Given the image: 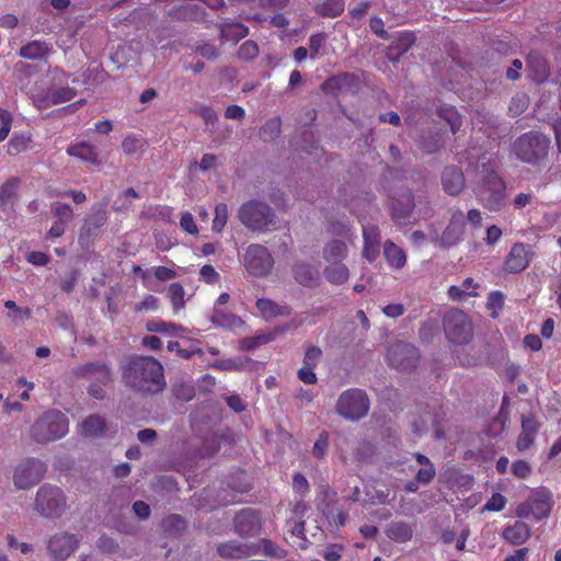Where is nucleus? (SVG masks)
<instances>
[{
    "label": "nucleus",
    "instance_id": "obj_1",
    "mask_svg": "<svg viewBox=\"0 0 561 561\" xmlns=\"http://www.w3.org/2000/svg\"><path fill=\"white\" fill-rule=\"evenodd\" d=\"M123 380L139 392H158L165 386L162 365L150 356H135L123 367Z\"/></svg>",
    "mask_w": 561,
    "mask_h": 561
},
{
    "label": "nucleus",
    "instance_id": "obj_2",
    "mask_svg": "<svg viewBox=\"0 0 561 561\" xmlns=\"http://www.w3.org/2000/svg\"><path fill=\"white\" fill-rule=\"evenodd\" d=\"M49 77L50 85L47 89H37L32 94V101L39 110L69 102L77 95L76 89L67 85L69 76L62 69H51Z\"/></svg>",
    "mask_w": 561,
    "mask_h": 561
},
{
    "label": "nucleus",
    "instance_id": "obj_3",
    "mask_svg": "<svg viewBox=\"0 0 561 561\" xmlns=\"http://www.w3.org/2000/svg\"><path fill=\"white\" fill-rule=\"evenodd\" d=\"M68 431L67 416L60 411L50 410L33 424L31 435L38 443H48L64 437Z\"/></svg>",
    "mask_w": 561,
    "mask_h": 561
},
{
    "label": "nucleus",
    "instance_id": "obj_4",
    "mask_svg": "<svg viewBox=\"0 0 561 561\" xmlns=\"http://www.w3.org/2000/svg\"><path fill=\"white\" fill-rule=\"evenodd\" d=\"M504 181L494 172H488L477 185L474 193L480 204L491 210H500L506 202Z\"/></svg>",
    "mask_w": 561,
    "mask_h": 561
},
{
    "label": "nucleus",
    "instance_id": "obj_5",
    "mask_svg": "<svg viewBox=\"0 0 561 561\" xmlns=\"http://www.w3.org/2000/svg\"><path fill=\"white\" fill-rule=\"evenodd\" d=\"M67 508L62 490L50 484L42 485L35 496L34 511L47 518L59 517Z\"/></svg>",
    "mask_w": 561,
    "mask_h": 561
},
{
    "label": "nucleus",
    "instance_id": "obj_6",
    "mask_svg": "<svg viewBox=\"0 0 561 561\" xmlns=\"http://www.w3.org/2000/svg\"><path fill=\"white\" fill-rule=\"evenodd\" d=\"M240 221L252 230H263L275 225V215L270 206L257 201L244 203L238 213Z\"/></svg>",
    "mask_w": 561,
    "mask_h": 561
},
{
    "label": "nucleus",
    "instance_id": "obj_7",
    "mask_svg": "<svg viewBox=\"0 0 561 561\" xmlns=\"http://www.w3.org/2000/svg\"><path fill=\"white\" fill-rule=\"evenodd\" d=\"M443 324L446 337L453 344L463 345L470 342L473 328L465 312L457 309L448 311L444 317Z\"/></svg>",
    "mask_w": 561,
    "mask_h": 561
},
{
    "label": "nucleus",
    "instance_id": "obj_8",
    "mask_svg": "<svg viewBox=\"0 0 561 561\" xmlns=\"http://www.w3.org/2000/svg\"><path fill=\"white\" fill-rule=\"evenodd\" d=\"M46 466L37 458L21 460L13 470L12 481L18 490H28L38 484L45 477Z\"/></svg>",
    "mask_w": 561,
    "mask_h": 561
},
{
    "label": "nucleus",
    "instance_id": "obj_9",
    "mask_svg": "<svg viewBox=\"0 0 561 561\" xmlns=\"http://www.w3.org/2000/svg\"><path fill=\"white\" fill-rule=\"evenodd\" d=\"M549 144L545 135L529 133L515 141L514 151L522 161L535 163L547 154Z\"/></svg>",
    "mask_w": 561,
    "mask_h": 561
},
{
    "label": "nucleus",
    "instance_id": "obj_10",
    "mask_svg": "<svg viewBox=\"0 0 561 561\" xmlns=\"http://www.w3.org/2000/svg\"><path fill=\"white\" fill-rule=\"evenodd\" d=\"M369 410V400L359 389L344 391L336 403L337 413L344 419L357 421L364 417Z\"/></svg>",
    "mask_w": 561,
    "mask_h": 561
},
{
    "label": "nucleus",
    "instance_id": "obj_11",
    "mask_svg": "<svg viewBox=\"0 0 561 561\" xmlns=\"http://www.w3.org/2000/svg\"><path fill=\"white\" fill-rule=\"evenodd\" d=\"M243 265L250 275L264 277L271 273L274 266V259L265 247L250 244L243 255Z\"/></svg>",
    "mask_w": 561,
    "mask_h": 561
},
{
    "label": "nucleus",
    "instance_id": "obj_12",
    "mask_svg": "<svg viewBox=\"0 0 561 561\" xmlns=\"http://www.w3.org/2000/svg\"><path fill=\"white\" fill-rule=\"evenodd\" d=\"M387 360L399 370H411L417 364L419 352L413 345L399 342L389 347Z\"/></svg>",
    "mask_w": 561,
    "mask_h": 561
},
{
    "label": "nucleus",
    "instance_id": "obj_13",
    "mask_svg": "<svg viewBox=\"0 0 561 561\" xmlns=\"http://www.w3.org/2000/svg\"><path fill=\"white\" fill-rule=\"evenodd\" d=\"M466 233L465 213L458 208L450 209V220L442 233L440 243L445 248H450L459 243Z\"/></svg>",
    "mask_w": 561,
    "mask_h": 561
},
{
    "label": "nucleus",
    "instance_id": "obj_14",
    "mask_svg": "<svg viewBox=\"0 0 561 561\" xmlns=\"http://www.w3.org/2000/svg\"><path fill=\"white\" fill-rule=\"evenodd\" d=\"M79 542L77 535L60 531L50 537L47 548L53 558L65 560L77 550Z\"/></svg>",
    "mask_w": 561,
    "mask_h": 561
},
{
    "label": "nucleus",
    "instance_id": "obj_15",
    "mask_svg": "<svg viewBox=\"0 0 561 561\" xmlns=\"http://www.w3.org/2000/svg\"><path fill=\"white\" fill-rule=\"evenodd\" d=\"M531 251L522 242L512 245L505 261L504 270L508 273H520L529 265Z\"/></svg>",
    "mask_w": 561,
    "mask_h": 561
},
{
    "label": "nucleus",
    "instance_id": "obj_16",
    "mask_svg": "<svg viewBox=\"0 0 561 561\" xmlns=\"http://www.w3.org/2000/svg\"><path fill=\"white\" fill-rule=\"evenodd\" d=\"M234 528L241 536H253L259 533L261 522L254 511L250 508L242 510L234 517Z\"/></svg>",
    "mask_w": 561,
    "mask_h": 561
},
{
    "label": "nucleus",
    "instance_id": "obj_17",
    "mask_svg": "<svg viewBox=\"0 0 561 561\" xmlns=\"http://www.w3.org/2000/svg\"><path fill=\"white\" fill-rule=\"evenodd\" d=\"M222 3V0H186L178 10L176 15L179 18L198 20L204 15V5L218 9Z\"/></svg>",
    "mask_w": 561,
    "mask_h": 561
},
{
    "label": "nucleus",
    "instance_id": "obj_18",
    "mask_svg": "<svg viewBox=\"0 0 561 561\" xmlns=\"http://www.w3.org/2000/svg\"><path fill=\"white\" fill-rule=\"evenodd\" d=\"M293 275L297 283L306 287L319 284L320 273L316 265L309 262H297L293 266Z\"/></svg>",
    "mask_w": 561,
    "mask_h": 561
},
{
    "label": "nucleus",
    "instance_id": "obj_19",
    "mask_svg": "<svg viewBox=\"0 0 561 561\" xmlns=\"http://www.w3.org/2000/svg\"><path fill=\"white\" fill-rule=\"evenodd\" d=\"M442 185L444 191L449 195H458L465 188V176L462 171L457 167H447L442 174Z\"/></svg>",
    "mask_w": 561,
    "mask_h": 561
},
{
    "label": "nucleus",
    "instance_id": "obj_20",
    "mask_svg": "<svg viewBox=\"0 0 561 561\" xmlns=\"http://www.w3.org/2000/svg\"><path fill=\"white\" fill-rule=\"evenodd\" d=\"M539 423L533 416L522 417V431L516 442V448L519 451H525L530 448L539 432Z\"/></svg>",
    "mask_w": 561,
    "mask_h": 561
},
{
    "label": "nucleus",
    "instance_id": "obj_21",
    "mask_svg": "<svg viewBox=\"0 0 561 561\" xmlns=\"http://www.w3.org/2000/svg\"><path fill=\"white\" fill-rule=\"evenodd\" d=\"M107 424L103 416L94 414L78 425V433L83 437L99 438L106 434Z\"/></svg>",
    "mask_w": 561,
    "mask_h": 561
},
{
    "label": "nucleus",
    "instance_id": "obj_22",
    "mask_svg": "<svg viewBox=\"0 0 561 561\" xmlns=\"http://www.w3.org/2000/svg\"><path fill=\"white\" fill-rule=\"evenodd\" d=\"M364 249L363 255L369 262L376 260L379 254L380 232L377 227L368 226L363 229Z\"/></svg>",
    "mask_w": 561,
    "mask_h": 561
},
{
    "label": "nucleus",
    "instance_id": "obj_23",
    "mask_svg": "<svg viewBox=\"0 0 561 561\" xmlns=\"http://www.w3.org/2000/svg\"><path fill=\"white\" fill-rule=\"evenodd\" d=\"M529 500L531 502L534 517L536 519H541L549 515L552 506V496L548 490L540 489L533 492Z\"/></svg>",
    "mask_w": 561,
    "mask_h": 561
},
{
    "label": "nucleus",
    "instance_id": "obj_24",
    "mask_svg": "<svg viewBox=\"0 0 561 561\" xmlns=\"http://www.w3.org/2000/svg\"><path fill=\"white\" fill-rule=\"evenodd\" d=\"M444 144V133L440 128L434 127L423 133L417 141L419 148L425 153L438 151Z\"/></svg>",
    "mask_w": 561,
    "mask_h": 561
},
{
    "label": "nucleus",
    "instance_id": "obj_25",
    "mask_svg": "<svg viewBox=\"0 0 561 561\" xmlns=\"http://www.w3.org/2000/svg\"><path fill=\"white\" fill-rule=\"evenodd\" d=\"M527 67L530 78L536 82H543L549 77L547 60L537 51L528 55Z\"/></svg>",
    "mask_w": 561,
    "mask_h": 561
},
{
    "label": "nucleus",
    "instance_id": "obj_26",
    "mask_svg": "<svg viewBox=\"0 0 561 561\" xmlns=\"http://www.w3.org/2000/svg\"><path fill=\"white\" fill-rule=\"evenodd\" d=\"M229 298L230 297L227 293H222L216 301V305H215L214 311H213V316H211V320L214 323H217L218 325L227 327V328H231L236 324L241 323L240 318H238L233 314H230V313H226L220 308L221 306L226 305L229 301Z\"/></svg>",
    "mask_w": 561,
    "mask_h": 561
},
{
    "label": "nucleus",
    "instance_id": "obj_27",
    "mask_svg": "<svg viewBox=\"0 0 561 561\" xmlns=\"http://www.w3.org/2000/svg\"><path fill=\"white\" fill-rule=\"evenodd\" d=\"M67 153L94 165L101 163L95 146L84 141L69 146Z\"/></svg>",
    "mask_w": 561,
    "mask_h": 561
},
{
    "label": "nucleus",
    "instance_id": "obj_28",
    "mask_svg": "<svg viewBox=\"0 0 561 561\" xmlns=\"http://www.w3.org/2000/svg\"><path fill=\"white\" fill-rule=\"evenodd\" d=\"M503 538L512 545L519 546L530 537V528L523 522H516L503 529Z\"/></svg>",
    "mask_w": 561,
    "mask_h": 561
},
{
    "label": "nucleus",
    "instance_id": "obj_29",
    "mask_svg": "<svg viewBox=\"0 0 561 561\" xmlns=\"http://www.w3.org/2000/svg\"><path fill=\"white\" fill-rule=\"evenodd\" d=\"M256 308L265 320H272L276 317L288 316L290 310L287 306H279L275 301L266 298L256 300Z\"/></svg>",
    "mask_w": 561,
    "mask_h": 561
},
{
    "label": "nucleus",
    "instance_id": "obj_30",
    "mask_svg": "<svg viewBox=\"0 0 561 561\" xmlns=\"http://www.w3.org/2000/svg\"><path fill=\"white\" fill-rule=\"evenodd\" d=\"M53 48L45 42L32 41L20 48L19 55L22 58L36 60L48 56Z\"/></svg>",
    "mask_w": 561,
    "mask_h": 561
},
{
    "label": "nucleus",
    "instance_id": "obj_31",
    "mask_svg": "<svg viewBox=\"0 0 561 561\" xmlns=\"http://www.w3.org/2000/svg\"><path fill=\"white\" fill-rule=\"evenodd\" d=\"M323 274L328 282L335 285L344 284L350 277V271L343 262H328Z\"/></svg>",
    "mask_w": 561,
    "mask_h": 561
},
{
    "label": "nucleus",
    "instance_id": "obj_32",
    "mask_svg": "<svg viewBox=\"0 0 561 561\" xmlns=\"http://www.w3.org/2000/svg\"><path fill=\"white\" fill-rule=\"evenodd\" d=\"M383 255L387 263L392 268L400 270L405 265V252L390 240L386 241L383 244Z\"/></svg>",
    "mask_w": 561,
    "mask_h": 561
},
{
    "label": "nucleus",
    "instance_id": "obj_33",
    "mask_svg": "<svg viewBox=\"0 0 561 561\" xmlns=\"http://www.w3.org/2000/svg\"><path fill=\"white\" fill-rule=\"evenodd\" d=\"M347 253V245L344 241L332 240L324 245L322 257L325 262H343Z\"/></svg>",
    "mask_w": 561,
    "mask_h": 561
},
{
    "label": "nucleus",
    "instance_id": "obj_34",
    "mask_svg": "<svg viewBox=\"0 0 561 561\" xmlns=\"http://www.w3.org/2000/svg\"><path fill=\"white\" fill-rule=\"evenodd\" d=\"M83 376L92 383L106 386L111 381V371L105 365L90 364L83 368Z\"/></svg>",
    "mask_w": 561,
    "mask_h": 561
},
{
    "label": "nucleus",
    "instance_id": "obj_35",
    "mask_svg": "<svg viewBox=\"0 0 561 561\" xmlns=\"http://www.w3.org/2000/svg\"><path fill=\"white\" fill-rule=\"evenodd\" d=\"M478 285L474 283L473 278H466L461 285L450 286L448 289V296L451 300L461 301L468 297H473L477 295L476 289Z\"/></svg>",
    "mask_w": 561,
    "mask_h": 561
},
{
    "label": "nucleus",
    "instance_id": "obj_36",
    "mask_svg": "<svg viewBox=\"0 0 561 561\" xmlns=\"http://www.w3.org/2000/svg\"><path fill=\"white\" fill-rule=\"evenodd\" d=\"M387 535L397 542H407L413 537V529L404 522H396L389 525Z\"/></svg>",
    "mask_w": 561,
    "mask_h": 561
},
{
    "label": "nucleus",
    "instance_id": "obj_37",
    "mask_svg": "<svg viewBox=\"0 0 561 561\" xmlns=\"http://www.w3.org/2000/svg\"><path fill=\"white\" fill-rule=\"evenodd\" d=\"M20 185V180L18 178H11L8 181H5L0 186V205L1 206H8L11 205L15 197L16 192Z\"/></svg>",
    "mask_w": 561,
    "mask_h": 561
},
{
    "label": "nucleus",
    "instance_id": "obj_38",
    "mask_svg": "<svg viewBox=\"0 0 561 561\" xmlns=\"http://www.w3.org/2000/svg\"><path fill=\"white\" fill-rule=\"evenodd\" d=\"M147 329L150 332H158L169 336H178L184 332L181 325L165 321H150L147 323Z\"/></svg>",
    "mask_w": 561,
    "mask_h": 561
},
{
    "label": "nucleus",
    "instance_id": "obj_39",
    "mask_svg": "<svg viewBox=\"0 0 561 561\" xmlns=\"http://www.w3.org/2000/svg\"><path fill=\"white\" fill-rule=\"evenodd\" d=\"M218 553L224 558H241L249 556L251 552L247 546L230 541L220 545L218 547Z\"/></svg>",
    "mask_w": 561,
    "mask_h": 561
},
{
    "label": "nucleus",
    "instance_id": "obj_40",
    "mask_svg": "<svg viewBox=\"0 0 561 561\" xmlns=\"http://www.w3.org/2000/svg\"><path fill=\"white\" fill-rule=\"evenodd\" d=\"M282 121L279 117L268 119L265 125L260 129V137L264 141H273L280 134Z\"/></svg>",
    "mask_w": 561,
    "mask_h": 561
},
{
    "label": "nucleus",
    "instance_id": "obj_41",
    "mask_svg": "<svg viewBox=\"0 0 561 561\" xmlns=\"http://www.w3.org/2000/svg\"><path fill=\"white\" fill-rule=\"evenodd\" d=\"M318 13L322 16L336 18L344 11L343 0H325L318 5Z\"/></svg>",
    "mask_w": 561,
    "mask_h": 561
},
{
    "label": "nucleus",
    "instance_id": "obj_42",
    "mask_svg": "<svg viewBox=\"0 0 561 561\" xmlns=\"http://www.w3.org/2000/svg\"><path fill=\"white\" fill-rule=\"evenodd\" d=\"M439 117L446 121L454 134H456L461 127V118L458 112L453 106H440L437 111Z\"/></svg>",
    "mask_w": 561,
    "mask_h": 561
},
{
    "label": "nucleus",
    "instance_id": "obj_43",
    "mask_svg": "<svg viewBox=\"0 0 561 561\" xmlns=\"http://www.w3.org/2000/svg\"><path fill=\"white\" fill-rule=\"evenodd\" d=\"M185 290L180 283H173L169 287V297L174 312H179L185 306Z\"/></svg>",
    "mask_w": 561,
    "mask_h": 561
},
{
    "label": "nucleus",
    "instance_id": "obj_44",
    "mask_svg": "<svg viewBox=\"0 0 561 561\" xmlns=\"http://www.w3.org/2000/svg\"><path fill=\"white\" fill-rule=\"evenodd\" d=\"M285 332L284 328L275 329L271 332L257 335L255 337H251L243 341V346L248 350L254 348L259 345L266 344L273 340H275L276 335Z\"/></svg>",
    "mask_w": 561,
    "mask_h": 561
},
{
    "label": "nucleus",
    "instance_id": "obj_45",
    "mask_svg": "<svg viewBox=\"0 0 561 561\" xmlns=\"http://www.w3.org/2000/svg\"><path fill=\"white\" fill-rule=\"evenodd\" d=\"M221 35L227 41H238L248 35V27L241 23H233L221 28Z\"/></svg>",
    "mask_w": 561,
    "mask_h": 561
},
{
    "label": "nucleus",
    "instance_id": "obj_46",
    "mask_svg": "<svg viewBox=\"0 0 561 561\" xmlns=\"http://www.w3.org/2000/svg\"><path fill=\"white\" fill-rule=\"evenodd\" d=\"M146 142L142 138L128 135L122 142V149L126 154H134L145 149Z\"/></svg>",
    "mask_w": 561,
    "mask_h": 561
},
{
    "label": "nucleus",
    "instance_id": "obj_47",
    "mask_svg": "<svg viewBox=\"0 0 561 561\" xmlns=\"http://www.w3.org/2000/svg\"><path fill=\"white\" fill-rule=\"evenodd\" d=\"M4 307L9 310L8 317L13 321H22L31 318V309L19 307L13 300H7Z\"/></svg>",
    "mask_w": 561,
    "mask_h": 561
},
{
    "label": "nucleus",
    "instance_id": "obj_48",
    "mask_svg": "<svg viewBox=\"0 0 561 561\" xmlns=\"http://www.w3.org/2000/svg\"><path fill=\"white\" fill-rule=\"evenodd\" d=\"M228 220V207L226 204L220 203L215 207V218L213 220V230L220 232L226 226Z\"/></svg>",
    "mask_w": 561,
    "mask_h": 561
},
{
    "label": "nucleus",
    "instance_id": "obj_49",
    "mask_svg": "<svg viewBox=\"0 0 561 561\" xmlns=\"http://www.w3.org/2000/svg\"><path fill=\"white\" fill-rule=\"evenodd\" d=\"M259 55V46L253 41H245L238 49V57L242 60H253Z\"/></svg>",
    "mask_w": 561,
    "mask_h": 561
},
{
    "label": "nucleus",
    "instance_id": "obj_50",
    "mask_svg": "<svg viewBox=\"0 0 561 561\" xmlns=\"http://www.w3.org/2000/svg\"><path fill=\"white\" fill-rule=\"evenodd\" d=\"M51 211L56 217H58L60 221L68 222L73 217L72 208L67 205L59 202L51 204Z\"/></svg>",
    "mask_w": 561,
    "mask_h": 561
},
{
    "label": "nucleus",
    "instance_id": "obj_51",
    "mask_svg": "<svg viewBox=\"0 0 561 561\" xmlns=\"http://www.w3.org/2000/svg\"><path fill=\"white\" fill-rule=\"evenodd\" d=\"M31 138L25 135H15L9 141V152L19 153L27 149Z\"/></svg>",
    "mask_w": 561,
    "mask_h": 561
},
{
    "label": "nucleus",
    "instance_id": "obj_52",
    "mask_svg": "<svg viewBox=\"0 0 561 561\" xmlns=\"http://www.w3.org/2000/svg\"><path fill=\"white\" fill-rule=\"evenodd\" d=\"M528 104L529 100L525 94H517L512 99L510 112L512 115L517 116L528 107Z\"/></svg>",
    "mask_w": 561,
    "mask_h": 561
},
{
    "label": "nucleus",
    "instance_id": "obj_53",
    "mask_svg": "<svg viewBox=\"0 0 561 561\" xmlns=\"http://www.w3.org/2000/svg\"><path fill=\"white\" fill-rule=\"evenodd\" d=\"M506 505V499L501 493H494L483 506V511L500 512Z\"/></svg>",
    "mask_w": 561,
    "mask_h": 561
},
{
    "label": "nucleus",
    "instance_id": "obj_54",
    "mask_svg": "<svg viewBox=\"0 0 561 561\" xmlns=\"http://www.w3.org/2000/svg\"><path fill=\"white\" fill-rule=\"evenodd\" d=\"M0 123H1V127H0V142H1L8 137L9 133L11 130V126H12L11 113L5 110L0 108Z\"/></svg>",
    "mask_w": 561,
    "mask_h": 561
},
{
    "label": "nucleus",
    "instance_id": "obj_55",
    "mask_svg": "<svg viewBox=\"0 0 561 561\" xmlns=\"http://www.w3.org/2000/svg\"><path fill=\"white\" fill-rule=\"evenodd\" d=\"M322 351L317 346H309L305 352L304 365L316 367L321 358Z\"/></svg>",
    "mask_w": 561,
    "mask_h": 561
},
{
    "label": "nucleus",
    "instance_id": "obj_56",
    "mask_svg": "<svg viewBox=\"0 0 561 561\" xmlns=\"http://www.w3.org/2000/svg\"><path fill=\"white\" fill-rule=\"evenodd\" d=\"M159 307V300L152 295L146 296L140 302L135 305V311H154Z\"/></svg>",
    "mask_w": 561,
    "mask_h": 561
},
{
    "label": "nucleus",
    "instance_id": "obj_57",
    "mask_svg": "<svg viewBox=\"0 0 561 561\" xmlns=\"http://www.w3.org/2000/svg\"><path fill=\"white\" fill-rule=\"evenodd\" d=\"M262 548L266 556L283 559L287 556L286 550L276 547L271 540H262Z\"/></svg>",
    "mask_w": 561,
    "mask_h": 561
},
{
    "label": "nucleus",
    "instance_id": "obj_58",
    "mask_svg": "<svg viewBox=\"0 0 561 561\" xmlns=\"http://www.w3.org/2000/svg\"><path fill=\"white\" fill-rule=\"evenodd\" d=\"M181 228L190 234L198 233V228L195 224L193 215L188 211L183 213L180 219Z\"/></svg>",
    "mask_w": 561,
    "mask_h": 561
},
{
    "label": "nucleus",
    "instance_id": "obj_59",
    "mask_svg": "<svg viewBox=\"0 0 561 561\" xmlns=\"http://www.w3.org/2000/svg\"><path fill=\"white\" fill-rule=\"evenodd\" d=\"M513 473L519 479H526L531 474V467L525 460H517L512 465Z\"/></svg>",
    "mask_w": 561,
    "mask_h": 561
},
{
    "label": "nucleus",
    "instance_id": "obj_60",
    "mask_svg": "<svg viewBox=\"0 0 561 561\" xmlns=\"http://www.w3.org/2000/svg\"><path fill=\"white\" fill-rule=\"evenodd\" d=\"M436 474V470L434 466H427L424 468H420L415 474V480L419 483L427 484L430 483Z\"/></svg>",
    "mask_w": 561,
    "mask_h": 561
},
{
    "label": "nucleus",
    "instance_id": "obj_61",
    "mask_svg": "<svg viewBox=\"0 0 561 561\" xmlns=\"http://www.w3.org/2000/svg\"><path fill=\"white\" fill-rule=\"evenodd\" d=\"M199 277L207 284H216L219 282V274L211 265H204L199 270Z\"/></svg>",
    "mask_w": 561,
    "mask_h": 561
},
{
    "label": "nucleus",
    "instance_id": "obj_62",
    "mask_svg": "<svg viewBox=\"0 0 561 561\" xmlns=\"http://www.w3.org/2000/svg\"><path fill=\"white\" fill-rule=\"evenodd\" d=\"M466 217V226L469 225L473 229H479L482 226V213L477 209H470L467 214H465Z\"/></svg>",
    "mask_w": 561,
    "mask_h": 561
},
{
    "label": "nucleus",
    "instance_id": "obj_63",
    "mask_svg": "<svg viewBox=\"0 0 561 561\" xmlns=\"http://www.w3.org/2000/svg\"><path fill=\"white\" fill-rule=\"evenodd\" d=\"M325 37L323 34H313L309 38L310 56L314 58L323 46Z\"/></svg>",
    "mask_w": 561,
    "mask_h": 561
},
{
    "label": "nucleus",
    "instance_id": "obj_64",
    "mask_svg": "<svg viewBox=\"0 0 561 561\" xmlns=\"http://www.w3.org/2000/svg\"><path fill=\"white\" fill-rule=\"evenodd\" d=\"M298 377L302 382L307 385H312L316 383L317 381V376L313 371V367L305 365L298 370Z\"/></svg>",
    "mask_w": 561,
    "mask_h": 561
}]
</instances>
